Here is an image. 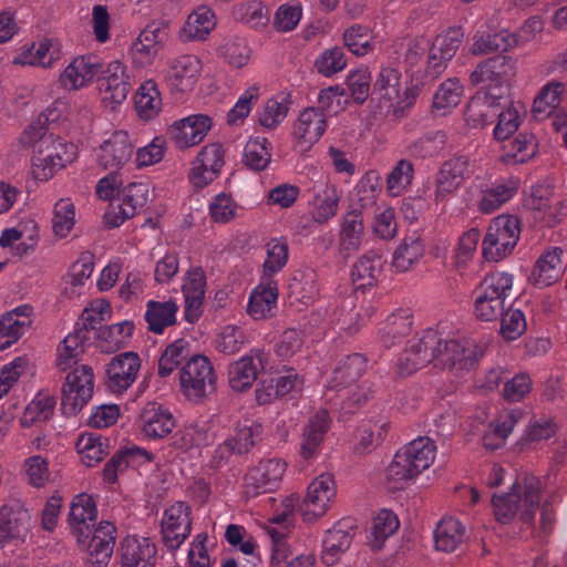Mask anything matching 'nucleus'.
<instances>
[{
	"mask_svg": "<svg viewBox=\"0 0 567 567\" xmlns=\"http://www.w3.org/2000/svg\"><path fill=\"white\" fill-rule=\"evenodd\" d=\"M383 266L382 256L370 250L362 255L353 265L351 277L358 288H368L374 286L381 275Z\"/></svg>",
	"mask_w": 567,
	"mask_h": 567,
	"instance_id": "44",
	"label": "nucleus"
},
{
	"mask_svg": "<svg viewBox=\"0 0 567 567\" xmlns=\"http://www.w3.org/2000/svg\"><path fill=\"white\" fill-rule=\"evenodd\" d=\"M478 348L467 339H445L434 329H426L409 340L396 361V373L409 377L433 362L435 367L456 372L472 369L478 361Z\"/></svg>",
	"mask_w": 567,
	"mask_h": 567,
	"instance_id": "1",
	"label": "nucleus"
},
{
	"mask_svg": "<svg viewBox=\"0 0 567 567\" xmlns=\"http://www.w3.org/2000/svg\"><path fill=\"white\" fill-rule=\"evenodd\" d=\"M414 167L408 159H400L386 178V189L391 196H400L410 186Z\"/></svg>",
	"mask_w": 567,
	"mask_h": 567,
	"instance_id": "60",
	"label": "nucleus"
},
{
	"mask_svg": "<svg viewBox=\"0 0 567 567\" xmlns=\"http://www.w3.org/2000/svg\"><path fill=\"white\" fill-rule=\"evenodd\" d=\"M213 124V118L207 114H192L173 122L167 134L175 148L185 151L200 144Z\"/></svg>",
	"mask_w": 567,
	"mask_h": 567,
	"instance_id": "16",
	"label": "nucleus"
},
{
	"mask_svg": "<svg viewBox=\"0 0 567 567\" xmlns=\"http://www.w3.org/2000/svg\"><path fill=\"white\" fill-rule=\"evenodd\" d=\"M499 94L492 91L478 90L468 101L464 120L471 128H483L493 123L502 107Z\"/></svg>",
	"mask_w": 567,
	"mask_h": 567,
	"instance_id": "27",
	"label": "nucleus"
},
{
	"mask_svg": "<svg viewBox=\"0 0 567 567\" xmlns=\"http://www.w3.org/2000/svg\"><path fill=\"white\" fill-rule=\"evenodd\" d=\"M192 522V507L184 502H175L164 511L161 536L167 549L176 550L189 537Z\"/></svg>",
	"mask_w": 567,
	"mask_h": 567,
	"instance_id": "15",
	"label": "nucleus"
},
{
	"mask_svg": "<svg viewBox=\"0 0 567 567\" xmlns=\"http://www.w3.org/2000/svg\"><path fill=\"white\" fill-rule=\"evenodd\" d=\"M399 526V518L392 511H380L372 520L369 537L371 547L374 550L381 549L384 542L398 530Z\"/></svg>",
	"mask_w": 567,
	"mask_h": 567,
	"instance_id": "48",
	"label": "nucleus"
},
{
	"mask_svg": "<svg viewBox=\"0 0 567 567\" xmlns=\"http://www.w3.org/2000/svg\"><path fill=\"white\" fill-rule=\"evenodd\" d=\"M513 275L505 271L487 274L476 287L474 313L482 321H494L505 310V301L513 290Z\"/></svg>",
	"mask_w": 567,
	"mask_h": 567,
	"instance_id": "7",
	"label": "nucleus"
},
{
	"mask_svg": "<svg viewBox=\"0 0 567 567\" xmlns=\"http://www.w3.org/2000/svg\"><path fill=\"white\" fill-rule=\"evenodd\" d=\"M176 425L172 412L156 402H148L140 414L142 433L150 439L167 436Z\"/></svg>",
	"mask_w": 567,
	"mask_h": 567,
	"instance_id": "29",
	"label": "nucleus"
},
{
	"mask_svg": "<svg viewBox=\"0 0 567 567\" xmlns=\"http://www.w3.org/2000/svg\"><path fill=\"white\" fill-rule=\"evenodd\" d=\"M463 95V85L456 78L445 80L440 84L433 96V107L445 113L457 106Z\"/></svg>",
	"mask_w": 567,
	"mask_h": 567,
	"instance_id": "57",
	"label": "nucleus"
},
{
	"mask_svg": "<svg viewBox=\"0 0 567 567\" xmlns=\"http://www.w3.org/2000/svg\"><path fill=\"white\" fill-rule=\"evenodd\" d=\"M31 514L21 504L3 505L0 508V546L24 537L30 528Z\"/></svg>",
	"mask_w": 567,
	"mask_h": 567,
	"instance_id": "30",
	"label": "nucleus"
},
{
	"mask_svg": "<svg viewBox=\"0 0 567 567\" xmlns=\"http://www.w3.org/2000/svg\"><path fill=\"white\" fill-rule=\"evenodd\" d=\"M76 450L82 462L92 467L109 454V440L93 433H84L76 442Z\"/></svg>",
	"mask_w": 567,
	"mask_h": 567,
	"instance_id": "47",
	"label": "nucleus"
},
{
	"mask_svg": "<svg viewBox=\"0 0 567 567\" xmlns=\"http://www.w3.org/2000/svg\"><path fill=\"white\" fill-rule=\"evenodd\" d=\"M520 181L508 175L499 176L481 186L478 209L483 214H492L509 202L518 192Z\"/></svg>",
	"mask_w": 567,
	"mask_h": 567,
	"instance_id": "26",
	"label": "nucleus"
},
{
	"mask_svg": "<svg viewBox=\"0 0 567 567\" xmlns=\"http://www.w3.org/2000/svg\"><path fill=\"white\" fill-rule=\"evenodd\" d=\"M286 464L278 458H268L250 468V498L254 495L274 492L284 475Z\"/></svg>",
	"mask_w": 567,
	"mask_h": 567,
	"instance_id": "32",
	"label": "nucleus"
},
{
	"mask_svg": "<svg viewBox=\"0 0 567 567\" xmlns=\"http://www.w3.org/2000/svg\"><path fill=\"white\" fill-rule=\"evenodd\" d=\"M225 166V150L219 142L208 143L200 148L187 174L195 189H203L216 181Z\"/></svg>",
	"mask_w": 567,
	"mask_h": 567,
	"instance_id": "14",
	"label": "nucleus"
},
{
	"mask_svg": "<svg viewBox=\"0 0 567 567\" xmlns=\"http://www.w3.org/2000/svg\"><path fill=\"white\" fill-rule=\"evenodd\" d=\"M388 429V422H375L373 424L367 423L360 425L355 436V452L361 454L370 453L383 441Z\"/></svg>",
	"mask_w": 567,
	"mask_h": 567,
	"instance_id": "54",
	"label": "nucleus"
},
{
	"mask_svg": "<svg viewBox=\"0 0 567 567\" xmlns=\"http://www.w3.org/2000/svg\"><path fill=\"white\" fill-rule=\"evenodd\" d=\"M515 43V37L507 30H492L487 23H482L473 35L471 53L473 55H487L495 52H505Z\"/></svg>",
	"mask_w": 567,
	"mask_h": 567,
	"instance_id": "31",
	"label": "nucleus"
},
{
	"mask_svg": "<svg viewBox=\"0 0 567 567\" xmlns=\"http://www.w3.org/2000/svg\"><path fill=\"white\" fill-rule=\"evenodd\" d=\"M97 508L95 501L89 494L81 493L73 497L68 522L72 535L78 544H84L91 534V529L96 527Z\"/></svg>",
	"mask_w": 567,
	"mask_h": 567,
	"instance_id": "23",
	"label": "nucleus"
},
{
	"mask_svg": "<svg viewBox=\"0 0 567 567\" xmlns=\"http://www.w3.org/2000/svg\"><path fill=\"white\" fill-rule=\"evenodd\" d=\"M97 87L103 101L121 104L132 87L126 66L121 61H112L100 69Z\"/></svg>",
	"mask_w": 567,
	"mask_h": 567,
	"instance_id": "19",
	"label": "nucleus"
},
{
	"mask_svg": "<svg viewBox=\"0 0 567 567\" xmlns=\"http://www.w3.org/2000/svg\"><path fill=\"white\" fill-rule=\"evenodd\" d=\"M424 254V245L419 237H406L393 252L392 266L396 272H405L419 262Z\"/></svg>",
	"mask_w": 567,
	"mask_h": 567,
	"instance_id": "45",
	"label": "nucleus"
},
{
	"mask_svg": "<svg viewBox=\"0 0 567 567\" xmlns=\"http://www.w3.org/2000/svg\"><path fill=\"white\" fill-rule=\"evenodd\" d=\"M435 449L431 439L420 436L399 450L385 472L389 489H403L429 468L434 461Z\"/></svg>",
	"mask_w": 567,
	"mask_h": 567,
	"instance_id": "6",
	"label": "nucleus"
},
{
	"mask_svg": "<svg viewBox=\"0 0 567 567\" xmlns=\"http://www.w3.org/2000/svg\"><path fill=\"white\" fill-rule=\"evenodd\" d=\"M75 224V208L70 198H61L55 205L52 218L53 233L64 238Z\"/></svg>",
	"mask_w": 567,
	"mask_h": 567,
	"instance_id": "58",
	"label": "nucleus"
},
{
	"mask_svg": "<svg viewBox=\"0 0 567 567\" xmlns=\"http://www.w3.org/2000/svg\"><path fill=\"white\" fill-rule=\"evenodd\" d=\"M266 259L262 264L259 279L278 282L276 276L286 267L289 260V246L284 237H276L265 245Z\"/></svg>",
	"mask_w": 567,
	"mask_h": 567,
	"instance_id": "39",
	"label": "nucleus"
},
{
	"mask_svg": "<svg viewBox=\"0 0 567 567\" xmlns=\"http://www.w3.org/2000/svg\"><path fill=\"white\" fill-rule=\"evenodd\" d=\"M120 567H155L157 547L147 537L128 535L118 546Z\"/></svg>",
	"mask_w": 567,
	"mask_h": 567,
	"instance_id": "24",
	"label": "nucleus"
},
{
	"mask_svg": "<svg viewBox=\"0 0 567 567\" xmlns=\"http://www.w3.org/2000/svg\"><path fill=\"white\" fill-rule=\"evenodd\" d=\"M516 61L512 56L495 55L480 62L470 75L473 85L485 84L484 91H492L504 99L508 83L515 74Z\"/></svg>",
	"mask_w": 567,
	"mask_h": 567,
	"instance_id": "11",
	"label": "nucleus"
},
{
	"mask_svg": "<svg viewBox=\"0 0 567 567\" xmlns=\"http://www.w3.org/2000/svg\"><path fill=\"white\" fill-rule=\"evenodd\" d=\"M190 344L185 339H177L169 343L158 360V375L161 378L169 377L174 370L179 367L189 357Z\"/></svg>",
	"mask_w": 567,
	"mask_h": 567,
	"instance_id": "49",
	"label": "nucleus"
},
{
	"mask_svg": "<svg viewBox=\"0 0 567 567\" xmlns=\"http://www.w3.org/2000/svg\"><path fill=\"white\" fill-rule=\"evenodd\" d=\"M93 269V256L90 252L82 254L80 258L72 265L71 270L68 274L64 293L70 298L80 296L81 288L91 277Z\"/></svg>",
	"mask_w": 567,
	"mask_h": 567,
	"instance_id": "51",
	"label": "nucleus"
},
{
	"mask_svg": "<svg viewBox=\"0 0 567 567\" xmlns=\"http://www.w3.org/2000/svg\"><path fill=\"white\" fill-rule=\"evenodd\" d=\"M327 130V114L319 107H307L298 116L293 135L307 148L317 143Z\"/></svg>",
	"mask_w": 567,
	"mask_h": 567,
	"instance_id": "33",
	"label": "nucleus"
},
{
	"mask_svg": "<svg viewBox=\"0 0 567 567\" xmlns=\"http://www.w3.org/2000/svg\"><path fill=\"white\" fill-rule=\"evenodd\" d=\"M496 117L497 123L493 131L494 138L505 141L518 130L522 123L520 106L511 104L506 110L498 111Z\"/></svg>",
	"mask_w": 567,
	"mask_h": 567,
	"instance_id": "59",
	"label": "nucleus"
},
{
	"mask_svg": "<svg viewBox=\"0 0 567 567\" xmlns=\"http://www.w3.org/2000/svg\"><path fill=\"white\" fill-rule=\"evenodd\" d=\"M141 370L137 353L127 351L111 359L106 365V384L112 393L121 394L135 382Z\"/></svg>",
	"mask_w": 567,
	"mask_h": 567,
	"instance_id": "21",
	"label": "nucleus"
},
{
	"mask_svg": "<svg viewBox=\"0 0 567 567\" xmlns=\"http://www.w3.org/2000/svg\"><path fill=\"white\" fill-rule=\"evenodd\" d=\"M352 526L347 519L339 520L330 528L322 542L321 559L327 566L334 565L352 542Z\"/></svg>",
	"mask_w": 567,
	"mask_h": 567,
	"instance_id": "35",
	"label": "nucleus"
},
{
	"mask_svg": "<svg viewBox=\"0 0 567 567\" xmlns=\"http://www.w3.org/2000/svg\"><path fill=\"white\" fill-rule=\"evenodd\" d=\"M117 529L109 520L100 522L91 529V534L84 544L87 567H106L112 558Z\"/></svg>",
	"mask_w": 567,
	"mask_h": 567,
	"instance_id": "18",
	"label": "nucleus"
},
{
	"mask_svg": "<svg viewBox=\"0 0 567 567\" xmlns=\"http://www.w3.org/2000/svg\"><path fill=\"white\" fill-rule=\"evenodd\" d=\"M217 375L207 357H190L179 370V389L190 402L199 404L216 390Z\"/></svg>",
	"mask_w": 567,
	"mask_h": 567,
	"instance_id": "9",
	"label": "nucleus"
},
{
	"mask_svg": "<svg viewBox=\"0 0 567 567\" xmlns=\"http://www.w3.org/2000/svg\"><path fill=\"white\" fill-rule=\"evenodd\" d=\"M177 311L178 305L172 299L166 301H147L144 313L147 329L156 334L163 333L166 328L176 323Z\"/></svg>",
	"mask_w": 567,
	"mask_h": 567,
	"instance_id": "43",
	"label": "nucleus"
},
{
	"mask_svg": "<svg viewBox=\"0 0 567 567\" xmlns=\"http://www.w3.org/2000/svg\"><path fill=\"white\" fill-rule=\"evenodd\" d=\"M291 517H289V522L278 524L279 527H270L268 529V535L270 537V546H271V557L270 561L272 565H280L289 561V557L292 555L291 546H290V536L287 533L286 524L291 523Z\"/></svg>",
	"mask_w": 567,
	"mask_h": 567,
	"instance_id": "56",
	"label": "nucleus"
},
{
	"mask_svg": "<svg viewBox=\"0 0 567 567\" xmlns=\"http://www.w3.org/2000/svg\"><path fill=\"white\" fill-rule=\"evenodd\" d=\"M90 339V336H86L83 329L76 328L74 332L68 334L59 353L58 365L62 370L70 367L71 362L83 352L84 343Z\"/></svg>",
	"mask_w": 567,
	"mask_h": 567,
	"instance_id": "61",
	"label": "nucleus"
},
{
	"mask_svg": "<svg viewBox=\"0 0 567 567\" xmlns=\"http://www.w3.org/2000/svg\"><path fill=\"white\" fill-rule=\"evenodd\" d=\"M101 68L94 56L75 58L61 74V83L66 89L78 90L86 85Z\"/></svg>",
	"mask_w": 567,
	"mask_h": 567,
	"instance_id": "40",
	"label": "nucleus"
},
{
	"mask_svg": "<svg viewBox=\"0 0 567 567\" xmlns=\"http://www.w3.org/2000/svg\"><path fill=\"white\" fill-rule=\"evenodd\" d=\"M309 214L317 224H327L339 210L340 195L327 177L317 181L310 188Z\"/></svg>",
	"mask_w": 567,
	"mask_h": 567,
	"instance_id": "22",
	"label": "nucleus"
},
{
	"mask_svg": "<svg viewBox=\"0 0 567 567\" xmlns=\"http://www.w3.org/2000/svg\"><path fill=\"white\" fill-rule=\"evenodd\" d=\"M465 540V526L455 517H443L434 529L436 550L452 553Z\"/></svg>",
	"mask_w": 567,
	"mask_h": 567,
	"instance_id": "42",
	"label": "nucleus"
},
{
	"mask_svg": "<svg viewBox=\"0 0 567 567\" xmlns=\"http://www.w3.org/2000/svg\"><path fill=\"white\" fill-rule=\"evenodd\" d=\"M202 71L200 60L192 54L176 58L169 65L165 81L174 94H185L195 87Z\"/></svg>",
	"mask_w": 567,
	"mask_h": 567,
	"instance_id": "25",
	"label": "nucleus"
},
{
	"mask_svg": "<svg viewBox=\"0 0 567 567\" xmlns=\"http://www.w3.org/2000/svg\"><path fill=\"white\" fill-rule=\"evenodd\" d=\"M364 236L362 212L353 209L342 216L339 233V250L342 256L349 257L359 250Z\"/></svg>",
	"mask_w": 567,
	"mask_h": 567,
	"instance_id": "37",
	"label": "nucleus"
},
{
	"mask_svg": "<svg viewBox=\"0 0 567 567\" xmlns=\"http://www.w3.org/2000/svg\"><path fill=\"white\" fill-rule=\"evenodd\" d=\"M463 37L461 28H452L433 42L425 37L404 38L393 44L394 59L404 64L415 82L425 85L444 72L462 44Z\"/></svg>",
	"mask_w": 567,
	"mask_h": 567,
	"instance_id": "2",
	"label": "nucleus"
},
{
	"mask_svg": "<svg viewBox=\"0 0 567 567\" xmlns=\"http://www.w3.org/2000/svg\"><path fill=\"white\" fill-rule=\"evenodd\" d=\"M134 147L126 132L118 131L96 150V161L104 169L117 171L128 163Z\"/></svg>",
	"mask_w": 567,
	"mask_h": 567,
	"instance_id": "28",
	"label": "nucleus"
},
{
	"mask_svg": "<svg viewBox=\"0 0 567 567\" xmlns=\"http://www.w3.org/2000/svg\"><path fill=\"white\" fill-rule=\"evenodd\" d=\"M561 255L563 249L559 247H553L542 254L532 270L529 282L543 289L558 281L563 274Z\"/></svg>",
	"mask_w": 567,
	"mask_h": 567,
	"instance_id": "34",
	"label": "nucleus"
},
{
	"mask_svg": "<svg viewBox=\"0 0 567 567\" xmlns=\"http://www.w3.org/2000/svg\"><path fill=\"white\" fill-rule=\"evenodd\" d=\"M148 199V185L145 183H131L123 190V214L134 217L138 209L145 206Z\"/></svg>",
	"mask_w": 567,
	"mask_h": 567,
	"instance_id": "64",
	"label": "nucleus"
},
{
	"mask_svg": "<svg viewBox=\"0 0 567 567\" xmlns=\"http://www.w3.org/2000/svg\"><path fill=\"white\" fill-rule=\"evenodd\" d=\"M134 329V323L128 320L106 326L97 332L99 347L107 352L115 351L132 337Z\"/></svg>",
	"mask_w": 567,
	"mask_h": 567,
	"instance_id": "53",
	"label": "nucleus"
},
{
	"mask_svg": "<svg viewBox=\"0 0 567 567\" xmlns=\"http://www.w3.org/2000/svg\"><path fill=\"white\" fill-rule=\"evenodd\" d=\"M215 27L214 11L209 7L200 6L187 17L181 30V38L183 41H203Z\"/></svg>",
	"mask_w": 567,
	"mask_h": 567,
	"instance_id": "41",
	"label": "nucleus"
},
{
	"mask_svg": "<svg viewBox=\"0 0 567 567\" xmlns=\"http://www.w3.org/2000/svg\"><path fill=\"white\" fill-rule=\"evenodd\" d=\"M413 327L412 311L408 308H400L388 316L379 334L384 347L391 348L408 337Z\"/></svg>",
	"mask_w": 567,
	"mask_h": 567,
	"instance_id": "38",
	"label": "nucleus"
},
{
	"mask_svg": "<svg viewBox=\"0 0 567 567\" xmlns=\"http://www.w3.org/2000/svg\"><path fill=\"white\" fill-rule=\"evenodd\" d=\"M278 282L259 279L258 285L250 291V319L264 320L275 316L278 305Z\"/></svg>",
	"mask_w": 567,
	"mask_h": 567,
	"instance_id": "36",
	"label": "nucleus"
},
{
	"mask_svg": "<svg viewBox=\"0 0 567 567\" xmlns=\"http://www.w3.org/2000/svg\"><path fill=\"white\" fill-rule=\"evenodd\" d=\"M290 105L289 94L280 93L270 97L258 113V123L268 130L276 128L287 117Z\"/></svg>",
	"mask_w": 567,
	"mask_h": 567,
	"instance_id": "46",
	"label": "nucleus"
},
{
	"mask_svg": "<svg viewBox=\"0 0 567 567\" xmlns=\"http://www.w3.org/2000/svg\"><path fill=\"white\" fill-rule=\"evenodd\" d=\"M162 106V97L157 84L153 80L145 81L135 95V107L141 117L146 120L155 116Z\"/></svg>",
	"mask_w": 567,
	"mask_h": 567,
	"instance_id": "50",
	"label": "nucleus"
},
{
	"mask_svg": "<svg viewBox=\"0 0 567 567\" xmlns=\"http://www.w3.org/2000/svg\"><path fill=\"white\" fill-rule=\"evenodd\" d=\"M347 64V56L340 47L326 49L315 61L317 71L328 78L344 70Z\"/></svg>",
	"mask_w": 567,
	"mask_h": 567,
	"instance_id": "63",
	"label": "nucleus"
},
{
	"mask_svg": "<svg viewBox=\"0 0 567 567\" xmlns=\"http://www.w3.org/2000/svg\"><path fill=\"white\" fill-rule=\"evenodd\" d=\"M78 154L73 143L63 141L61 137L49 134L38 145L37 153L32 155V176L40 182H47L54 174L72 163Z\"/></svg>",
	"mask_w": 567,
	"mask_h": 567,
	"instance_id": "8",
	"label": "nucleus"
},
{
	"mask_svg": "<svg viewBox=\"0 0 567 567\" xmlns=\"http://www.w3.org/2000/svg\"><path fill=\"white\" fill-rule=\"evenodd\" d=\"M519 220L516 216L499 215L489 224L482 243L485 260L498 261L512 254L519 239Z\"/></svg>",
	"mask_w": 567,
	"mask_h": 567,
	"instance_id": "10",
	"label": "nucleus"
},
{
	"mask_svg": "<svg viewBox=\"0 0 567 567\" xmlns=\"http://www.w3.org/2000/svg\"><path fill=\"white\" fill-rule=\"evenodd\" d=\"M540 480L534 475H525L516 482L508 493L493 496L494 515L501 524H508L518 516L523 524H533L540 506Z\"/></svg>",
	"mask_w": 567,
	"mask_h": 567,
	"instance_id": "5",
	"label": "nucleus"
},
{
	"mask_svg": "<svg viewBox=\"0 0 567 567\" xmlns=\"http://www.w3.org/2000/svg\"><path fill=\"white\" fill-rule=\"evenodd\" d=\"M30 324L31 320L14 318L13 313H6L0 319V351L16 343Z\"/></svg>",
	"mask_w": 567,
	"mask_h": 567,
	"instance_id": "62",
	"label": "nucleus"
},
{
	"mask_svg": "<svg viewBox=\"0 0 567 567\" xmlns=\"http://www.w3.org/2000/svg\"><path fill=\"white\" fill-rule=\"evenodd\" d=\"M337 487L333 475L324 473L317 476L308 486L307 494L300 502V496L291 494L278 503L275 496L267 495L258 504L270 506L274 514L269 522L275 524L289 522L298 511L305 522H313L323 516L336 496Z\"/></svg>",
	"mask_w": 567,
	"mask_h": 567,
	"instance_id": "3",
	"label": "nucleus"
},
{
	"mask_svg": "<svg viewBox=\"0 0 567 567\" xmlns=\"http://www.w3.org/2000/svg\"><path fill=\"white\" fill-rule=\"evenodd\" d=\"M55 404L56 401L53 395L40 391L27 405L23 416L21 417L22 426H30L35 422L49 420L53 415Z\"/></svg>",
	"mask_w": 567,
	"mask_h": 567,
	"instance_id": "52",
	"label": "nucleus"
},
{
	"mask_svg": "<svg viewBox=\"0 0 567 567\" xmlns=\"http://www.w3.org/2000/svg\"><path fill=\"white\" fill-rule=\"evenodd\" d=\"M420 83L402 89L401 72L395 68H382L373 85L375 94L386 107L394 111L409 107L419 94Z\"/></svg>",
	"mask_w": 567,
	"mask_h": 567,
	"instance_id": "13",
	"label": "nucleus"
},
{
	"mask_svg": "<svg viewBox=\"0 0 567 567\" xmlns=\"http://www.w3.org/2000/svg\"><path fill=\"white\" fill-rule=\"evenodd\" d=\"M367 358L361 353L349 354L338 362L327 381L324 391L327 401L334 400L332 392L339 394L347 391L348 396L342 400L340 406L342 420L365 404L374 393L373 384L369 381L355 385V382L367 369Z\"/></svg>",
	"mask_w": 567,
	"mask_h": 567,
	"instance_id": "4",
	"label": "nucleus"
},
{
	"mask_svg": "<svg viewBox=\"0 0 567 567\" xmlns=\"http://www.w3.org/2000/svg\"><path fill=\"white\" fill-rule=\"evenodd\" d=\"M331 424L332 419L324 409L317 411L307 420L299 442V456L302 461L310 463L320 455Z\"/></svg>",
	"mask_w": 567,
	"mask_h": 567,
	"instance_id": "17",
	"label": "nucleus"
},
{
	"mask_svg": "<svg viewBox=\"0 0 567 567\" xmlns=\"http://www.w3.org/2000/svg\"><path fill=\"white\" fill-rule=\"evenodd\" d=\"M94 374L89 365H81L68 373L62 386L61 410L66 416L78 414L92 399Z\"/></svg>",
	"mask_w": 567,
	"mask_h": 567,
	"instance_id": "12",
	"label": "nucleus"
},
{
	"mask_svg": "<svg viewBox=\"0 0 567 567\" xmlns=\"http://www.w3.org/2000/svg\"><path fill=\"white\" fill-rule=\"evenodd\" d=\"M343 43L348 50L358 56L370 53L374 45L371 29L363 24H353L343 32Z\"/></svg>",
	"mask_w": 567,
	"mask_h": 567,
	"instance_id": "55",
	"label": "nucleus"
},
{
	"mask_svg": "<svg viewBox=\"0 0 567 567\" xmlns=\"http://www.w3.org/2000/svg\"><path fill=\"white\" fill-rule=\"evenodd\" d=\"M471 175V161L467 155L456 154L445 161L435 181V202H443L452 195Z\"/></svg>",
	"mask_w": 567,
	"mask_h": 567,
	"instance_id": "20",
	"label": "nucleus"
}]
</instances>
